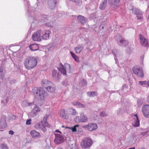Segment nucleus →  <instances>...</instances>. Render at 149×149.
Listing matches in <instances>:
<instances>
[{
    "instance_id": "nucleus-9",
    "label": "nucleus",
    "mask_w": 149,
    "mask_h": 149,
    "mask_svg": "<svg viewBox=\"0 0 149 149\" xmlns=\"http://www.w3.org/2000/svg\"><path fill=\"white\" fill-rule=\"evenodd\" d=\"M139 37L140 43L142 46L144 47L149 46V43L147 39L141 34L139 35Z\"/></svg>"
},
{
    "instance_id": "nucleus-28",
    "label": "nucleus",
    "mask_w": 149,
    "mask_h": 149,
    "mask_svg": "<svg viewBox=\"0 0 149 149\" xmlns=\"http://www.w3.org/2000/svg\"><path fill=\"white\" fill-rule=\"evenodd\" d=\"M46 89L49 92L53 93L54 92L55 90V86L53 83V85L49 86L46 88Z\"/></svg>"
},
{
    "instance_id": "nucleus-23",
    "label": "nucleus",
    "mask_w": 149,
    "mask_h": 149,
    "mask_svg": "<svg viewBox=\"0 0 149 149\" xmlns=\"http://www.w3.org/2000/svg\"><path fill=\"white\" fill-rule=\"evenodd\" d=\"M6 126V119L4 118H1L0 121V128L3 129Z\"/></svg>"
},
{
    "instance_id": "nucleus-22",
    "label": "nucleus",
    "mask_w": 149,
    "mask_h": 149,
    "mask_svg": "<svg viewBox=\"0 0 149 149\" xmlns=\"http://www.w3.org/2000/svg\"><path fill=\"white\" fill-rule=\"evenodd\" d=\"M58 114L62 118L65 119L67 118L65 109H62L59 111Z\"/></svg>"
},
{
    "instance_id": "nucleus-17",
    "label": "nucleus",
    "mask_w": 149,
    "mask_h": 149,
    "mask_svg": "<svg viewBox=\"0 0 149 149\" xmlns=\"http://www.w3.org/2000/svg\"><path fill=\"white\" fill-rule=\"evenodd\" d=\"M41 85L43 87L46 88L49 86L53 85V83L47 80L44 79L42 80Z\"/></svg>"
},
{
    "instance_id": "nucleus-5",
    "label": "nucleus",
    "mask_w": 149,
    "mask_h": 149,
    "mask_svg": "<svg viewBox=\"0 0 149 149\" xmlns=\"http://www.w3.org/2000/svg\"><path fill=\"white\" fill-rule=\"evenodd\" d=\"M115 38L118 44L120 46H125L128 44V42L119 34H117L116 35Z\"/></svg>"
},
{
    "instance_id": "nucleus-18",
    "label": "nucleus",
    "mask_w": 149,
    "mask_h": 149,
    "mask_svg": "<svg viewBox=\"0 0 149 149\" xmlns=\"http://www.w3.org/2000/svg\"><path fill=\"white\" fill-rule=\"evenodd\" d=\"M59 66L60 67L58 68L59 71L61 72V73L64 75H66V68L65 66L64 67L63 65L61 63H59Z\"/></svg>"
},
{
    "instance_id": "nucleus-40",
    "label": "nucleus",
    "mask_w": 149,
    "mask_h": 149,
    "mask_svg": "<svg viewBox=\"0 0 149 149\" xmlns=\"http://www.w3.org/2000/svg\"><path fill=\"white\" fill-rule=\"evenodd\" d=\"M28 102L26 101H23L21 102V104L24 107H26L28 106Z\"/></svg>"
},
{
    "instance_id": "nucleus-54",
    "label": "nucleus",
    "mask_w": 149,
    "mask_h": 149,
    "mask_svg": "<svg viewBox=\"0 0 149 149\" xmlns=\"http://www.w3.org/2000/svg\"><path fill=\"white\" fill-rule=\"evenodd\" d=\"M148 132V131H147L145 132H142L141 133V134L142 136H144L147 134Z\"/></svg>"
},
{
    "instance_id": "nucleus-34",
    "label": "nucleus",
    "mask_w": 149,
    "mask_h": 149,
    "mask_svg": "<svg viewBox=\"0 0 149 149\" xmlns=\"http://www.w3.org/2000/svg\"><path fill=\"white\" fill-rule=\"evenodd\" d=\"M4 69L3 68L1 67L0 68V79H3V77L4 76L3 71Z\"/></svg>"
},
{
    "instance_id": "nucleus-52",
    "label": "nucleus",
    "mask_w": 149,
    "mask_h": 149,
    "mask_svg": "<svg viewBox=\"0 0 149 149\" xmlns=\"http://www.w3.org/2000/svg\"><path fill=\"white\" fill-rule=\"evenodd\" d=\"M70 53L72 58H74L75 57H76V55H75V54L71 52H70Z\"/></svg>"
},
{
    "instance_id": "nucleus-26",
    "label": "nucleus",
    "mask_w": 149,
    "mask_h": 149,
    "mask_svg": "<svg viewBox=\"0 0 149 149\" xmlns=\"http://www.w3.org/2000/svg\"><path fill=\"white\" fill-rule=\"evenodd\" d=\"M80 119L81 122H86L88 121V118L85 116L83 112L80 113Z\"/></svg>"
},
{
    "instance_id": "nucleus-49",
    "label": "nucleus",
    "mask_w": 149,
    "mask_h": 149,
    "mask_svg": "<svg viewBox=\"0 0 149 149\" xmlns=\"http://www.w3.org/2000/svg\"><path fill=\"white\" fill-rule=\"evenodd\" d=\"M31 119H29L27 120L26 122V124L27 125H30L31 124Z\"/></svg>"
},
{
    "instance_id": "nucleus-57",
    "label": "nucleus",
    "mask_w": 149,
    "mask_h": 149,
    "mask_svg": "<svg viewBox=\"0 0 149 149\" xmlns=\"http://www.w3.org/2000/svg\"><path fill=\"white\" fill-rule=\"evenodd\" d=\"M14 132H13V131H12L10 130L9 132V134H10L12 135L14 134Z\"/></svg>"
},
{
    "instance_id": "nucleus-53",
    "label": "nucleus",
    "mask_w": 149,
    "mask_h": 149,
    "mask_svg": "<svg viewBox=\"0 0 149 149\" xmlns=\"http://www.w3.org/2000/svg\"><path fill=\"white\" fill-rule=\"evenodd\" d=\"M141 15H137L136 17L138 19H140L142 18V17Z\"/></svg>"
},
{
    "instance_id": "nucleus-19",
    "label": "nucleus",
    "mask_w": 149,
    "mask_h": 149,
    "mask_svg": "<svg viewBox=\"0 0 149 149\" xmlns=\"http://www.w3.org/2000/svg\"><path fill=\"white\" fill-rule=\"evenodd\" d=\"M31 135L33 138H38L40 136V135L39 132L34 130H33L30 132Z\"/></svg>"
},
{
    "instance_id": "nucleus-39",
    "label": "nucleus",
    "mask_w": 149,
    "mask_h": 149,
    "mask_svg": "<svg viewBox=\"0 0 149 149\" xmlns=\"http://www.w3.org/2000/svg\"><path fill=\"white\" fill-rule=\"evenodd\" d=\"M36 113H37L33 110L30 112V115L31 117H34L36 116Z\"/></svg>"
},
{
    "instance_id": "nucleus-29",
    "label": "nucleus",
    "mask_w": 149,
    "mask_h": 149,
    "mask_svg": "<svg viewBox=\"0 0 149 149\" xmlns=\"http://www.w3.org/2000/svg\"><path fill=\"white\" fill-rule=\"evenodd\" d=\"M72 103L74 105L77 106L79 108H84L85 107V105L82 104L78 102L74 101Z\"/></svg>"
},
{
    "instance_id": "nucleus-31",
    "label": "nucleus",
    "mask_w": 149,
    "mask_h": 149,
    "mask_svg": "<svg viewBox=\"0 0 149 149\" xmlns=\"http://www.w3.org/2000/svg\"><path fill=\"white\" fill-rule=\"evenodd\" d=\"M87 94L89 97H94L97 95V93L96 91L88 92Z\"/></svg>"
},
{
    "instance_id": "nucleus-10",
    "label": "nucleus",
    "mask_w": 149,
    "mask_h": 149,
    "mask_svg": "<svg viewBox=\"0 0 149 149\" xmlns=\"http://www.w3.org/2000/svg\"><path fill=\"white\" fill-rule=\"evenodd\" d=\"M55 136L54 141L55 143L57 144H59L64 141L65 139L64 137L59 134H54Z\"/></svg>"
},
{
    "instance_id": "nucleus-61",
    "label": "nucleus",
    "mask_w": 149,
    "mask_h": 149,
    "mask_svg": "<svg viewBox=\"0 0 149 149\" xmlns=\"http://www.w3.org/2000/svg\"><path fill=\"white\" fill-rule=\"evenodd\" d=\"M55 132H59L61 134V132L58 130H56V131H55Z\"/></svg>"
},
{
    "instance_id": "nucleus-45",
    "label": "nucleus",
    "mask_w": 149,
    "mask_h": 149,
    "mask_svg": "<svg viewBox=\"0 0 149 149\" xmlns=\"http://www.w3.org/2000/svg\"><path fill=\"white\" fill-rule=\"evenodd\" d=\"M87 81L86 80L83 79L82 80V85L83 86H85L87 85Z\"/></svg>"
},
{
    "instance_id": "nucleus-37",
    "label": "nucleus",
    "mask_w": 149,
    "mask_h": 149,
    "mask_svg": "<svg viewBox=\"0 0 149 149\" xmlns=\"http://www.w3.org/2000/svg\"><path fill=\"white\" fill-rule=\"evenodd\" d=\"M128 86L126 84H125L123 86L122 91H124L125 92H127L128 91Z\"/></svg>"
},
{
    "instance_id": "nucleus-62",
    "label": "nucleus",
    "mask_w": 149,
    "mask_h": 149,
    "mask_svg": "<svg viewBox=\"0 0 149 149\" xmlns=\"http://www.w3.org/2000/svg\"><path fill=\"white\" fill-rule=\"evenodd\" d=\"M114 59H115V60L116 61V63H117V62H118V61L117 60V59H116V57H114Z\"/></svg>"
},
{
    "instance_id": "nucleus-27",
    "label": "nucleus",
    "mask_w": 149,
    "mask_h": 149,
    "mask_svg": "<svg viewBox=\"0 0 149 149\" xmlns=\"http://www.w3.org/2000/svg\"><path fill=\"white\" fill-rule=\"evenodd\" d=\"M29 47L31 50L34 51L37 50L39 49L38 45L36 44H33L30 45Z\"/></svg>"
},
{
    "instance_id": "nucleus-20",
    "label": "nucleus",
    "mask_w": 149,
    "mask_h": 149,
    "mask_svg": "<svg viewBox=\"0 0 149 149\" xmlns=\"http://www.w3.org/2000/svg\"><path fill=\"white\" fill-rule=\"evenodd\" d=\"M131 10L133 11V13L136 15H142L143 14V12L141 11L140 10L136 8H134L133 6H131Z\"/></svg>"
},
{
    "instance_id": "nucleus-44",
    "label": "nucleus",
    "mask_w": 149,
    "mask_h": 149,
    "mask_svg": "<svg viewBox=\"0 0 149 149\" xmlns=\"http://www.w3.org/2000/svg\"><path fill=\"white\" fill-rule=\"evenodd\" d=\"M112 53L116 57H117V54L118 52L116 49H114L112 51Z\"/></svg>"
},
{
    "instance_id": "nucleus-50",
    "label": "nucleus",
    "mask_w": 149,
    "mask_h": 149,
    "mask_svg": "<svg viewBox=\"0 0 149 149\" xmlns=\"http://www.w3.org/2000/svg\"><path fill=\"white\" fill-rule=\"evenodd\" d=\"M131 49L129 48V47L127 48L126 51L127 52V53H130L131 52Z\"/></svg>"
},
{
    "instance_id": "nucleus-48",
    "label": "nucleus",
    "mask_w": 149,
    "mask_h": 149,
    "mask_svg": "<svg viewBox=\"0 0 149 149\" xmlns=\"http://www.w3.org/2000/svg\"><path fill=\"white\" fill-rule=\"evenodd\" d=\"M67 128H70V129H71V130H72V132H75L77 131L76 128L74 126L73 127H71V128H70L69 127H67Z\"/></svg>"
},
{
    "instance_id": "nucleus-8",
    "label": "nucleus",
    "mask_w": 149,
    "mask_h": 149,
    "mask_svg": "<svg viewBox=\"0 0 149 149\" xmlns=\"http://www.w3.org/2000/svg\"><path fill=\"white\" fill-rule=\"evenodd\" d=\"M83 128L89 131H93L95 130L97 126V124L94 123H89L87 125H84Z\"/></svg>"
},
{
    "instance_id": "nucleus-35",
    "label": "nucleus",
    "mask_w": 149,
    "mask_h": 149,
    "mask_svg": "<svg viewBox=\"0 0 149 149\" xmlns=\"http://www.w3.org/2000/svg\"><path fill=\"white\" fill-rule=\"evenodd\" d=\"M0 148L1 149H8L7 145L4 143H2L0 146Z\"/></svg>"
},
{
    "instance_id": "nucleus-21",
    "label": "nucleus",
    "mask_w": 149,
    "mask_h": 149,
    "mask_svg": "<svg viewBox=\"0 0 149 149\" xmlns=\"http://www.w3.org/2000/svg\"><path fill=\"white\" fill-rule=\"evenodd\" d=\"M50 33V31L49 30H46L45 32H43L42 34V39L44 40L48 39L49 37V34Z\"/></svg>"
},
{
    "instance_id": "nucleus-1",
    "label": "nucleus",
    "mask_w": 149,
    "mask_h": 149,
    "mask_svg": "<svg viewBox=\"0 0 149 149\" xmlns=\"http://www.w3.org/2000/svg\"><path fill=\"white\" fill-rule=\"evenodd\" d=\"M38 61L36 57L28 56L24 60V64L25 68L28 70L32 69L37 65Z\"/></svg>"
},
{
    "instance_id": "nucleus-60",
    "label": "nucleus",
    "mask_w": 149,
    "mask_h": 149,
    "mask_svg": "<svg viewBox=\"0 0 149 149\" xmlns=\"http://www.w3.org/2000/svg\"><path fill=\"white\" fill-rule=\"evenodd\" d=\"M74 59L76 61H78V58L77 56H76V57H75V58Z\"/></svg>"
},
{
    "instance_id": "nucleus-64",
    "label": "nucleus",
    "mask_w": 149,
    "mask_h": 149,
    "mask_svg": "<svg viewBox=\"0 0 149 149\" xmlns=\"http://www.w3.org/2000/svg\"><path fill=\"white\" fill-rule=\"evenodd\" d=\"M129 149H135V147H133V148H129Z\"/></svg>"
},
{
    "instance_id": "nucleus-38",
    "label": "nucleus",
    "mask_w": 149,
    "mask_h": 149,
    "mask_svg": "<svg viewBox=\"0 0 149 149\" xmlns=\"http://www.w3.org/2000/svg\"><path fill=\"white\" fill-rule=\"evenodd\" d=\"M33 110L36 113H37L40 111V109L37 106L35 105Z\"/></svg>"
},
{
    "instance_id": "nucleus-41",
    "label": "nucleus",
    "mask_w": 149,
    "mask_h": 149,
    "mask_svg": "<svg viewBox=\"0 0 149 149\" xmlns=\"http://www.w3.org/2000/svg\"><path fill=\"white\" fill-rule=\"evenodd\" d=\"M124 111V109L122 108H119L117 111V114L118 115L122 114Z\"/></svg>"
},
{
    "instance_id": "nucleus-55",
    "label": "nucleus",
    "mask_w": 149,
    "mask_h": 149,
    "mask_svg": "<svg viewBox=\"0 0 149 149\" xmlns=\"http://www.w3.org/2000/svg\"><path fill=\"white\" fill-rule=\"evenodd\" d=\"M10 82L11 84H13L16 82V81L15 79H13L10 80Z\"/></svg>"
},
{
    "instance_id": "nucleus-42",
    "label": "nucleus",
    "mask_w": 149,
    "mask_h": 149,
    "mask_svg": "<svg viewBox=\"0 0 149 149\" xmlns=\"http://www.w3.org/2000/svg\"><path fill=\"white\" fill-rule=\"evenodd\" d=\"M45 24L46 26L48 27H53V24L52 22L46 23H45Z\"/></svg>"
},
{
    "instance_id": "nucleus-58",
    "label": "nucleus",
    "mask_w": 149,
    "mask_h": 149,
    "mask_svg": "<svg viewBox=\"0 0 149 149\" xmlns=\"http://www.w3.org/2000/svg\"><path fill=\"white\" fill-rule=\"evenodd\" d=\"M28 106H30L31 105H33L34 104V102H31V103H28Z\"/></svg>"
},
{
    "instance_id": "nucleus-30",
    "label": "nucleus",
    "mask_w": 149,
    "mask_h": 149,
    "mask_svg": "<svg viewBox=\"0 0 149 149\" xmlns=\"http://www.w3.org/2000/svg\"><path fill=\"white\" fill-rule=\"evenodd\" d=\"M84 47L82 45H79L75 48V50L77 53H79L83 49Z\"/></svg>"
},
{
    "instance_id": "nucleus-25",
    "label": "nucleus",
    "mask_w": 149,
    "mask_h": 149,
    "mask_svg": "<svg viewBox=\"0 0 149 149\" xmlns=\"http://www.w3.org/2000/svg\"><path fill=\"white\" fill-rule=\"evenodd\" d=\"M107 0H102L99 6L100 9L102 10L105 9L107 6Z\"/></svg>"
},
{
    "instance_id": "nucleus-46",
    "label": "nucleus",
    "mask_w": 149,
    "mask_h": 149,
    "mask_svg": "<svg viewBox=\"0 0 149 149\" xmlns=\"http://www.w3.org/2000/svg\"><path fill=\"white\" fill-rule=\"evenodd\" d=\"M146 81H140L139 82V84L141 86L145 85L146 84Z\"/></svg>"
},
{
    "instance_id": "nucleus-16",
    "label": "nucleus",
    "mask_w": 149,
    "mask_h": 149,
    "mask_svg": "<svg viewBox=\"0 0 149 149\" xmlns=\"http://www.w3.org/2000/svg\"><path fill=\"white\" fill-rule=\"evenodd\" d=\"M56 0H48V4L49 7L51 9H54L56 6Z\"/></svg>"
},
{
    "instance_id": "nucleus-6",
    "label": "nucleus",
    "mask_w": 149,
    "mask_h": 149,
    "mask_svg": "<svg viewBox=\"0 0 149 149\" xmlns=\"http://www.w3.org/2000/svg\"><path fill=\"white\" fill-rule=\"evenodd\" d=\"M43 31L39 29L35 32L32 36V38L34 41H40L41 40L42 35L43 34Z\"/></svg>"
},
{
    "instance_id": "nucleus-47",
    "label": "nucleus",
    "mask_w": 149,
    "mask_h": 149,
    "mask_svg": "<svg viewBox=\"0 0 149 149\" xmlns=\"http://www.w3.org/2000/svg\"><path fill=\"white\" fill-rule=\"evenodd\" d=\"M106 23L105 22H104L103 24L102 23L100 26V28L101 29H103Z\"/></svg>"
},
{
    "instance_id": "nucleus-2",
    "label": "nucleus",
    "mask_w": 149,
    "mask_h": 149,
    "mask_svg": "<svg viewBox=\"0 0 149 149\" xmlns=\"http://www.w3.org/2000/svg\"><path fill=\"white\" fill-rule=\"evenodd\" d=\"M33 95L38 99L43 100L48 95L47 92L43 88L35 87L33 89Z\"/></svg>"
},
{
    "instance_id": "nucleus-56",
    "label": "nucleus",
    "mask_w": 149,
    "mask_h": 149,
    "mask_svg": "<svg viewBox=\"0 0 149 149\" xmlns=\"http://www.w3.org/2000/svg\"><path fill=\"white\" fill-rule=\"evenodd\" d=\"M144 58V56L143 55L141 56L140 57V60L141 62L142 63L143 61V60Z\"/></svg>"
},
{
    "instance_id": "nucleus-33",
    "label": "nucleus",
    "mask_w": 149,
    "mask_h": 149,
    "mask_svg": "<svg viewBox=\"0 0 149 149\" xmlns=\"http://www.w3.org/2000/svg\"><path fill=\"white\" fill-rule=\"evenodd\" d=\"M65 67L66 68V71L68 73H70L71 70V66L68 64L67 63L65 65Z\"/></svg>"
},
{
    "instance_id": "nucleus-51",
    "label": "nucleus",
    "mask_w": 149,
    "mask_h": 149,
    "mask_svg": "<svg viewBox=\"0 0 149 149\" xmlns=\"http://www.w3.org/2000/svg\"><path fill=\"white\" fill-rule=\"evenodd\" d=\"M67 81L66 80H64L62 82V84L63 86H66L67 85Z\"/></svg>"
},
{
    "instance_id": "nucleus-13",
    "label": "nucleus",
    "mask_w": 149,
    "mask_h": 149,
    "mask_svg": "<svg viewBox=\"0 0 149 149\" xmlns=\"http://www.w3.org/2000/svg\"><path fill=\"white\" fill-rule=\"evenodd\" d=\"M120 1V0H108V2L111 6L113 8H117L119 6Z\"/></svg>"
},
{
    "instance_id": "nucleus-24",
    "label": "nucleus",
    "mask_w": 149,
    "mask_h": 149,
    "mask_svg": "<svg viewBox=\"0 0 149 149\" xmlns=\"http://www.w3.org/2000/svg\"><path fill=\"white\" fill-rule=\"evenodd\" d=\"M66 111L67 113L69 114L75 115L78 114L77 112L75 110L71 108L68 109Z\"/></svg>"
},
{
    "instance_id": "nucleus-14",
    "label": "nucleus",
    "mask_w": 149,
    "mask_h": 149,
    "mask_svg": "<svg viewBox=\"0 0 149 149\" xmlns=\"http://www.w3.org/2000/svg\"><path fill=\"white\" fill-rule=\"evenodd\" d=\"M77 19L78 22L83 25L85 24L87 21L86 18L81 15H78L77 17Z\"/></svg>"
},
{
    "instance_id": "nucleus-3",
    "label": "nucleus",
    "mask_w": 149,
    "mask_h": 149,
    "mask_svg": "<svg viewBox=\"0 0 149 149\" xmlns=\"http://www.w3.org/2000/svg\"><path fill=\"white\" fill-rule=\"evenodd\" d=\"M47 115H46L43 118L42 121L37 123L34 126V128L37 130H42L43 132H46V129L45 127H49L47 121Z\"/></svg>"
},
{
    "instance_id": "nucleus-43",
    "label": "nucleus",
    "mask_w": 149,
    "mask_h": 149,
    "mask_svg": "<svg viewBox=\"0 0 149 149\" xmlns=\"http://www.w3.org/2000/svg\"><path fill=\"white\" fill-rule=\"evenodd\" d=\"M75 122L77 123H79L81 121L80 117L79 118V116H77L74 119Z\"/></svg>"
},
{
    "instance_id": "nucleus-15",
    "label": "nucleus",
    "mask_w": 149,
    "mask_h": 149,
    "mask_svg": "<svg viewBox=\"0 0 149 149\" xmlns=\"http://www.w3.org/2000/svg\"><path fill=\"white\" fill-rule=\"evenodd\" d=\"M134 117L133 118L134 121L132 123V125L134 127H137L139 125V119L137 115L136 114L134 115Z\"/></svg>"
},
{
    "instance_id": "nucleus-59",
    "label": "nucleus",
    "mask_w": 149,
    "mask_h": 149,
    "mask_svg": "<svg viewBox=\"0 0 149 149\" xmlns=\"http://www.w3.org/2000/svg\"><path fill=\"white\" fill-rule=\"evenodd\" d=\"M146 101L148 103H149V95L147 96V97Z\"/></svg>"
},
{
    "instance_id": "nucleus-32",
    "label": "nucleus",
    "mask_w": 149,
    "mask_h": 149,
    "mask_svg": "<svg viewBox=\"0 0 149 149\" xmlns=\"http://www.w3.org/2000/svg\"><path fill=\"white\" fill-rule=\"evenodd\" d=\"M136 140V136L133 135H132V138L130 140L129 143L130 144H134Z\"/></svg>"
},
{
    "instance_id": "nucleus-12",
    "label": "nucleus",
    "mask_w": 149,
    "mask_h": 149,
    "mask_svg": "<svg viewBox=\"0 0 149 149\" xmlns=\"http://www.w3.org/2000/svg\"><path fill=\"white\" fill-rule=\"evenodd\" d=\"M142 111L145 117L149 118V105H144L142 108Z\"/></svg>"
},
{
    "instance_id": "nucleus-11",
    "label": "nucleus",
    "mask_w": 149,
    "mask_h": 149,
    "mask_svg": "<svg viewBox=\"0 0 149 149\" xmlns=\"http://www.w3.org/2000/svg\"><path fill=\"white\" fill-rule=\"evenodd\" d=\"M61 72L57 70H54L52 71V75L53 78L58 81L61 78Z\"/></svg>"
},
{
    "instance_id": "nucleus-4",
    "label": "nucleus",
    "mask_w": 149,
    "mask_h": 149,
    "mask_svg": "<svg viewBox=\"0 0 149 149\" xmlns=\"http://www.w3.org/2000/svg\"><path fill=\"white\" fill-rule=\"evenodd\" d=\"M93 141L90 138L86 137L84 138L81 142V146L82 148H89L92 145Z\"/></svg>"
},
{
    "instance_id": "nucleus-7",
    "label": "nucleus",
    "mask_w": 149,
    "mask_h": 149,
    "mask_svg": "<svg viewBox=\"0 0 149 149\" xmlns=\"http://www.w3.org/2000/svg\"><path fill=\"white\" fill-rule=\"evenodd\" d=\"M132 70L134 73L138 77L142 78L143 77L144 73L142 68L139 66H135L133 68Z\"/></svg>"
},
{
    "instance_id": "nucleus-36",
    "label": "nucleus",
    "mask_w": 149,
    "mask_h": 149,
    "mask_svg": "<svg viewBox=\"0 0 149 149\" xmlns=\"http://www.w3.org/2000/svg\"><path fill=\"white\" fill-rule=\"evenodd\" d=\"M100 115L102 117H104L107 116L108 114L106 111H103L100 113Z\"/></svg>"
},
{
    "instance_id": "nucleus-63",
    "label": "nucleus",
    "mask_w": 149,
    "mask_h": 149,
    "mask_svg": "<svg viewBox=\"0 0 149 149\" xmlns=\"http://www.w3.org/2000/svg\"><path fill=\"white\" fill-rule=\"evenodd\" d=\"M147 84L148 86L149 87V81H148L147 83Z\"/></svg>"
}]
</instances>
